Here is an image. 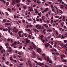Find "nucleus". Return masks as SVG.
Returning a JSON list of instances; mask_svg holds the SVG:
<instances>
[{
    "mask_svg": "<svg viewBox=\"0 0 67 67\" xmlns=\"http://www.w3.org/2000/svg\"><path fill=\"white\" fill-rule=\"evenodd\" d=\"M36 27H37L36 28L37 29H38V30H40V29H42V28L41 27V26H40V25H36Z\"/></svg>",
    "mask_w": 67,
    "mask_h": 67,
    "instance_id": "obj_1",
    "label": "nucleus"
},
{
    "mask_svg": "<svg viewBox=\"0 0 67 67\" xmlns=\"http://www.w3.org/2000/svg\"><path fill=\"white\" fill-rule=\"evenodd\" d=\"M37 51L38 53H40L41 52L42 50H41V49L39 48L37 49Z\"/></svg>",
    "mask_w": 67,
    "mask_h": 67,
    "instance_id": "obj_2",
    "label": "nucleus"
},
{
    "mask_svg": "<svg viewBox=\"0 0 67 67\" xmlns=\"http://www.w3.org/2000/svg\"><path fill=\"white\" fill-rule=\"evenodd\" d=\"M29 9L28 10V11L29 12H31V11H33V8L31 7H29Z\"/></svg>",
    "mask_w": 67,
    "mask_h": 67,
    "instance_id": "obj_3",
    "label": "nucleus"
},
{
    "mask_svg": "<svg viewBox=\"0 0 67 67\" xmlns=\"http://www.w3.org/2000/svg\"><path fill=\"white\" fill-rule=\"evenodd\" d=\"M43 25L44 26V27L46 28H47V29H49V27H48V26L47 25V24H43Z\"/></svg>",
    "mask_w": 67,
    "mask_h": 67,
    "instance_id": "obj_4",
    "label": "nucleus"
},
{
    "mask_svg": "<svg viewBox=\"0 0 67 67\" xmlns=\"http://www.w3.org/2000/svg\"><path fill=\"white\" fill-rule=\"evenodd\" d=\"M37 64H38V65H40V66H42V65H44V63H37Z\"/></svg>",
    "mask_w": 67,
    "mask_h": 67,
    "instance_id": "obj_5",
    "label": "nucleus"
},
{
    "mask_svg": "<svg viewBox=\"0 0 67 67\" xmlns=\"http://www.w3.org/2000/svg\"><path fill=\"white\" fill-rule=\"evenodd\" d=\"M45 47L47 48V47H48V46L49 45V43H47L45 44Z\"/></svg>",
    "mask_w": 67,
    "mask_h": 67,
    "instance_id": "obj_6",
    "label": "nucleus"
},
{
    "mask_svg": "<svg viewBox=\"0 0 67 67\" xmlns=\"http://www.w3.org/2000/svg\"><path fill=\"white\" fill-rule=\"evenodd\" d=\"M32 30L34 31V32H39V31H38V30H36V29H33Z\"/></svg>",
    "mask_w": 67,
    "mask_h": 67,
    "instance_id": "obj_7",
    "label": "nucleus"
},
{
    "mask_svg": "<svg viewBox=\"0 0 67 67\" xmlns=\"http://www.w3.org/2000/svg\"><path fill=\"white\" fill-rule=\"evenodd\" d=\"M48 8H47L46 9V10H44V12H46V11H48Z\"/></svg>",
    "mask_w": 67,
    "mask_h": 67,
    "instance_id": "obj_8",
    "label": "nucleus"
},
{
    "mask_svg": "<svg viewBox=\"0 0 67 67\" xmlns=\"http://www.w3.org/2000/svg\"><path fill=\"white\" fill-rule=\"evenodd\" d=\"M3 31H4V32H5V31H8V29L6 28L5 29H3Z\"/></svg>",
    "mask_w": 67,
    "mask_h": 67,
    "instance_id": "obj_9",
    "label": "nucleus"
},
{
    "mask_svg": "<svg viewBox=\"0 0 67 67\" xmlns=\"http://www.w3.org/2000/svg\"><path fill=\"white\" fill-rule=\"evenodd\" d=\"M7 10L8 11H9V12H11V9L9 8H8L7 9Z\"/></svg>",
    "mask_w": 67,
    "mask_h": 67,
    "instance_id": "obj_10",
    "label": "nucleus"
},
{
    "mask_svg": "<svg viewBox=\"0 0 67 67\" xmlns=\"http://www.w3.org/2000/svg\"><path fill=\"white\" fill-rule=\"evenodd\" d=\"M41 1H40V0H38V1H37V3H38V4H39L40 3H41Z\"/></svg>",
    "mask_w": 67,
    "mask_h": 67,
    "instance_id": "obj_11",
    "label": "nucleus"
},
{
    "mask_svg": "<svg viewBox=\"0 0 67 67\" xmlns=\"http://www.w3.org/2000/svg\"><path fill=\"white\" fill-rule=\"evenodd\" d=\"M33 46L34 48H36V45H35L33 44Z\"/></svg>",
    "mask_w": 67,
    "mask_h": 67,
    "instance_id": "obj_12",
    "label": "nucleus"
},
{
    "mask_svg": "<svg viewBox=\"0 0 67 67\" xmlns=\"http://www.w3.org/2000/svg\"><path fill=\"white\" fill-rule=\"evenodd\" d=\"M20 2V0H16V3H18L19 2Z\"/></svg>",
    "mask_w": 67,
    "mask_h": 67,
    "instance_id": "obj_13",
    "label": "nucleus"
},
{
    "mask_svg": "<svg viewBox=\"0 0 67 67\" xmlns=\"http://www.w3.org/2000/svg\"><path fill=\"white\" fill-rule=\"evenodd\" d=\"M62 35L60 34L58 36H57V38H59V37H62Z\"/></svg>",
    "mask_w": 67,
    "mask_h": 67,
    "instance_id": "obj_14",
    "label": "nucleus"
},
{
    "mask_svg": "<svg viewBox=\"0 0 67 67\" xmlns=\"http://www.w3.org/2000/svg\"><path fill=\"white\" fill-rule=\"evenodd\" d=\"M15 2H12V5H13V4H15Z\"/></svg>",
    "mask_w": 67,
    "mask_h": 67,
    "instance_id": "obj_15",
    "label": "nucleus"
},
{
    "mask_svg": "<svg viewBox=\"0 0 67 67\" xmlns=\"http://www.w3.org/2000/svg\"><path fill=\"white\" fill-rule=\"evenodd\" d=\"M5 46H9V44L7 43L6 44H5Z\"/></svg>",
    "mask_w": 67,
    "mask_h": 67,
    "instance_id": "obj_16",
    "label": "nucleus"
},
{
    "mask_svg": "<svg viewBox=\"0 0 67 67\" xmlns=\"http://www.w3.org/2000/svg\"><path fill=\"white\" fill-rule=\"evenodd\" d=\"M42 58H44V59H45L46 60L47 59H46V58L44 56H42Z\"/></svg>",
    "mask_w": 67,
    "mask_h": 67,
    "instance_id": "obj_17",
    "label": "nucleus"
},
{
    "mask_svg": "<svg viewBox=\"0 0 67 67\" xmlns=\"http://www.w3.org/2000/svg\"><path fill=\"white\" fill-rule=\"evenodd\" d=\"M12 50L11 49V50H8V52H9L11 54V52L12 51Z\"/></svg>",
    "mask_w": 67,
    "mask_h": 67,
    "instance_id": "obj_18",
    "label": "nucleus"
},
{
    "mask_svg": "<svg viewBox=\"0 0 67 67\" xmlns=\"http://www.w3.org/2000/svg\"><path fill=\"white\" fill-rule=\"evenodd\" d=\"M62 62H65V63H66V60H64L63 59L62 60Z\"/></svg>",
    "mask_w": 67,
    "mask_h": 67,
    "instance_id": "obj_19",
    "label": "nucleus"
},
{
    "mask_svg": "<svg viewBox=\"0 0 67 67\" xmlns=\"http://www.w3.org/2000/svg\"><path fill=\"white\" fill-rule=\"evenodd\" d=\"M49 60V58L48 57H47V62H48Z\"/></svg>",
    "mask_w": 67,
    "mask_h": 67,
    "instance_id": "obj_20",
    "label": "nucleus"
},
{
    "mask_svg": "<svg viewBox=\"0 0 67 67\" xmlns=\"http://www.w3.org/2000/svg\"><path fill=\"white\" fill-rule=\"evenodd\" d=\"M29 66H30V67H32V64L31 63H29Z\"/></svg>",
    "mask_w": 67,
    "mask_h": 67,
    "instance_id": "obj_21",
    "label": "nucleus"
},
{
    "mask_svg": "<svg viewBox=\"0 0 67 67\" xmlns=\"http://www.w3.org/2000/svg\"><path fill=\"white\" fill-rule=\"evenodd\" d=\"M18 29H16L15 30V33H17L18 32Z\"/></svg>",
    "mask_w": 67,
    "mask_h": 67,
    "instance_id": "obj_22",
    "label": "nucleus"
},
{
    "mask_svg": "<svg viewBox=\"0 0 67 67\" xmlns=\"http://www.w3.org/2000/svg\"><path fill=\"white\" fill-rule=\"evenodd\" d=\"M42 19H43V20H44V19H45V16H42Z\"/></svg>",
    "mask_w": 67,
    "mask_h": 67,
    "instance_id": "obj_23",
    "label": "nucleus"
},
{
    "mask_svg": "<svg viewBox=\"0 0 67 67\" xmlns=\"http://www.w3.org/2000/svg\"><path fill=\"white\" fill-rule=\"evenodd\" d=\"M30 42V40H28L26 41V43H29Z\"/></svg>",
    "mask_w": 67,
    "mask_h": 67,
    "instance_id": "obj_24",
    "label": "nucleus"
},
{
    "mask_svg": "<svg viewBox=\"0 0 67 67\" xmlns=\"http://www.w3.org/2000/svg\"><path fill=\"white\" fill-rule=\"evenodd\" d=\"M18 34L19 35V36L20 37H22V36H21V34H20V33H19L18 32Z\"/></svg>",
    "mask_w": 67,
    "mask_h": 67,
    "instance_id": "obj_25",
    "label": "nucleus"
},
{
    "mask_svg": "<svg viewBox=\"0 0 67 67\" xmlns=\"http://www.w3.org/2000/svg\"><path fill=\"white\" fill-rule=\"evenodd\" d=\"M10 59L12 61H13V59H12V57H11L10 58Z\"/></svg>",
    "mask_w": 67,
    "mask_h": 67,
    "instance_id": "obj_26",
    "label": "nucleus"
},
{
    "mask_svg": "<svg viewBox=\"0 0 67 67\" xmlns=\"http://www.w3.org/2000/svg\"><path fill=\"white\" fill-rule=\"evenodd\" d=\"M19 60H20V61H21V62H23V59H22V58H20L19 59Z\"/></svg>",
    "mask_w": 67,
    "mask_h": 67,
    "instance_id": "obj_27",
    "label": "nucleus"
},
{
    "mask_svg": "<svg viewBox=\"0 0 67 67\" xmlns=\"http://www.w3.org/2000/svg\"><path fill=\"white\" fill-rule=\"evenodd\" d=\"M49 63H50V64H52L53 63V62H52V61L51 60H49Z\"/></svg>",
    "mask_w": 67,
    "mask_h": 67,
    "instance_id": "obj_28",
    "label": "nucleus"
},
{
    "mask_svg": "<svg viewBox=\"0 0 67 67\" xmlns=\"http://www.w3.org/2000/svg\"><path fill=\"white\" fill-rule=\"evenodd\" d=\"M9 2H7L6 4L7 6H8V5H9Z\"/></svg>",
    "mask_w": 67,
    "mask_h": 67,
    "instance_id": "obj_29",
    "label": "nucleus"
},
{
    "mask_svg": "<svg viewBox=\"0 0 67 67\" xmlns=\"http://www.w3.org/2000/svg\"><path fill=\"white\" fill-rule=\"evenodd\" d=\"M51 7L52 9H54V7H53V5H51Z\"/></svg>",
    "mask_w": 67,
    "mask_h": 67,
    "instance_id": "obj_30",
    "label": "nucleus"
},
{
    "mask_svg": "<svg viewBox=\"0 0 67 67\" xmlns=\"http://www.w3.org/2000/svg\"><path fill=\"white\" fill-rule=\"evenodd\" d=\"M16 6L17 7H20V4H17Z\"/></svg>",
    "mask_w": 67,
    "mask_h": 67,
    "instance_id": "obj_31",
    "label": "nucleus"
},
{
    "mask_svg": "<svg viewBox=\"0 0 67 67\" xmlns=\"http://www.w3.org/2000/svg\"><path fill=\"white\" fill-rule=\"evenodd\" d=\"M62 38H63V39H64V38H65V37L63 35H62Z\"/></svg>",
    "mask_w": 67,
    "mask_h": 67,
    "instance_id": "obj_32",
    "label": "nucleus"
},
{
    "mask_svg": "<svg viewBox=\"0 0 67 67\" xmlns=\"http://www.w3.org/2000/svg\"><path fill=\"white\" fill-rule=\"evenodd\" d=\"M23 8H24V9H26V5L24 6H23Z\"/></svg>",
    "mask_w": 67,
    "mask_h": 67,
    "instance_id": "obj_33",
    "label": "nucleus"
},
{
    "mask_svg": "<svg viewBox=\"0 0 67 67\" xmlns=\"http://www.w3.org/2000/svg\"><path fill=\"white\" fill-rule=\"evenodd\" d=\"M59 16H55V18H59Z\"/></svg>",
    "mask_w": 67,
    "mask_h": 67,
    "instance_id": "obj_34",
    "label": "nucleus"
},
{
    "mask_svg": "<svg viewBox=\"0 0 67 67\" xmlns=\"http://www.w3.org/2000/svg\"><path fill=\"white\" fill-rule=\"evenodd\" d=\"M27 20H28V21H32V19H31L30 18V19H28Z\"/></svg>",
    "mask_w": 67,
    "mask_h": 67,
    "instance_id": "obj_35",
    "label": "nucleus"
},
{
    "mask_svg": "<svg viewBox=\"0 0 67 67\" xmlns=\"http://www.w3.org/2000/svg\"><path fill=\"white\" fill-rule=\"evenodd\" d=\"M48 32H52V30L49 29L48 30Z\"/></svg>",
    "mask_w": 67,
    "mask_h": 67,
    "instance_id": "obj_36",
    "label": "nucleus"
},
{
    "mask_svg": "<svg viewBox=\"0 0 67 67\" xmlns=\"http://www.w3.org/2000/svg\"><path fill=\"white\" fill-rule=\"evenodd\" d=\"M32 54L34 55H35V52H33L32 53Z\"/></svg>",
    "mask_w": 67,
    "mask_h": 67,
    "instance_id": "obj_37",
    "label": "nucleus"
},
{
    "mask_svg": "<svg viewBox=\"0 0 67 67\" xmlns=\"http://www.w3.org/2000/svg\"><path fill=\"white\" fill-rule=\"evenodd\" d=\"M8 29H9V30H11V29L10 27H8Z\"/></svg>",
    "mask_w": 67,
    "mask_h": 67,
    "instance_id": "obj_38",
    "label": "nucleus"
},
{
    "mask_svg": "<svg viewBox=\"0 0 67 67\" xmlns=\"http://www.w3.org/2000/svg\"><path fill=\"white\" fill-rule=\"evenodd\" d=\"M40 36L41 38H43L44 37V36L43 35H41Z\"/></svg>",
    "mask_w": 67,
    "mask_h": 67,
    "instance_id": "obj_39",
    "label": "nucleus"
},
{
    "mask_svg": "<svg viewBox=\"0 0 67 67\" xmlns=\"http://www.w3.org/2000/svg\"><path fill=\"white\" fill-rule=\"evenodd\" d=\"M2 59L4 60H5V58H4V57H2Z\"/></svg>",
    "mask_w": 67,
    "mask_h": 67,
    "instance_id": "obj_40",
    "label": "nucleus"
},
{
    "mask_svg": "<svg viewBox=\"0 0 67 67\" xmlns=\"http://www.w3.org/2000/svg\"><path fill=\"white\" fill-rule=\"evenodd\" d=\"M30 63H31V61L30 60H29L28 61V63L29 64H30Z\"/></svg>",
    "mask_w": 67,
    "mask_h": 67,
    "instance_id": "obj_41",
    "label": "nucleus"
},
{
    "mask_svg": "<svg viewBox=\"0 0 67 67\" xmlns=\"http://www.w3.org/2000/svg\"><path fill=\"white\" fill-rule=\"evenodd\" d=\"M2 1H3L4 3H5V2L4 0H2Z\"/></svg>",
    "mask_w": 67,
    "mask_h": 67,
    "instance_id": "obj_42",
    "label": "nucleus"
},
{
    "mask_svg": "<svg viewBox=\"0 0 67 67\" xmlns=\"http://www.w3.org/2000/svg\"><path fill=\"white\" fill-rule=\"evenodd\" d=\"M5 25H9V23H7L5 24Z\"/></svg>",
    "mask_w": 67,
    "mask_h": 67,
    "instance_id": "obj_43",
    "label": "nucleus"
},
{
    "mask_svg": "<svg viewBox=\"0 0 67 67\" xmlns=\"http://www.w3.org/2000/svg\"><path fill=\"white\" fill-rule=\"evenodd\" d=\"M18 22H19V23H22V21H20V20H18Z\"/></svg>",
    "mask_w": 67,
    "mask_h": 67,
    "instance_id": "obj_44",
    "label": "nucleus"
},
{
    "mask_svg": "<svg viewBox=\"0 0 67 67\" xmlns=\"http://www.w3.org/2000/svg\"><path fill=\"white\" fill-rule=\"evenodd\" d=\"M39 60H41V61H42V59L41 58H39Z\"/></svg>",
    "mask_w": 67,
    "mask_h": 67,
    "instance_id": "obj_45",
    "label": "nucleus"
},
{
    "mask_svg": "<svg viewBox=\"0 0 67 67\" xmlns=\"http://www.w3.org/2000/svg\"><path fill=\"white\" fill-rule=\"evenodd\" d=\"M45 30H46V29H44V30H43V31H42V33H44V32H45Z\"/></svg>",
    "mask_w": 67,
    "mask_h": 67,
    "instance_id": "obj_46",
    "label": "nucleus"
},
{
    "mask_svg": "<svg viewBox=\"0 0 67 67\" xmlns=\"http://www.w3.org/2000/svg\"><path fill=\"white\" fill-rule=\"evenodd\" d=\"M14 62H15L16 63L17 62V61H16V60H13Z\"/></svg>",
    "mask_w": 67,
    "mask_h": 67,
    "instance_id": "obj_47",
    "label": "nucleus"
},
{
    "mask_svg": "<svg viewBox=\"0 0 67 67\" xmlns=\"http://www.w3.org/2000/svg\"><path fill=\"white\" fill-rule=\"evenodd\" d=\"M3 21L4 22H6V21H7V20L6 19H4L3 20Z\"/></svg>",
    "mask_w": 67,
    "mask_h": 67,
    "instance_id": "obj_48",
    "label": "nucleus"
},
{
    "mask_svg": "<svg viewBox=\"0 0 67 67\" xmlns=\"http://www.w3.org/2000/svg\"><path fill=\"white\" fill-rule=\"evenodd\" d=\"M33 26L32 25H29V27H32Z\"/></svg>",
    "mask_w": 67,
    "mask_h": 67,
    "instance_id": "obj_49",
    "label": "nucleus"
},
{
    "mask_svg": "<svg viewBox=\"0 0 67 67\" xmlns=\"http://www.w3.org/2000/svg\"><path fill=\"white\" fill-rule=\"evenodd\" d=\"M19 33H23V32L22 31H19Z\"/></svg>",
    "mask_w": 67,
    "mask_h": 67,
    "instance_id": "obj_50",
    "label": "nucleus"
},
{
    "mask_svg": "<svg viewBox=\"0 0 67 67\" xmlns=\"http://www.w3.org/2000/svg\"><path fill=\"white\" fill-rule=\"evenodd\" d=\"M29 25H27L26 26V27H27V28H28L29 27Z\"/></svg>",
    "mask_w": 67,
    "mask_h": 67,
    "instance_id": "obj_51",
    "label": "nucleus"
},
{
    "mask_svg": "<svg viewBox=\"0 0 67 67\" xmlns=\"http://www.w3.org/2000/svg\"><path fill=\"white\" fill-rule=\"evenodd\" d=\"M45 5H46V6H48V4H47V3H45Z\"/></svg>",
    "mask_w": 67,
    "mask_h": 67,
    "instance_id": "obj_52",
    "label": "nucleus"
},
{
    "mask_svg": "<svg viewBox=\"0 0 67 67\" xmlns=\"http://www.w3.org/2000/svg\"><path fill=\"white\" fill-rule=\"evenodd\" d=\"M63 19H65V17L64 16H63Z\"/></svg>",
    "mask_w": 67,
    "mask_h": 67,
    "instance_id": "obj_53",
    "label": "nucleus"
},
{
    "mask_svg": "<svg viewBox=\"0 0 67 67\" xmlns=\"http://www.w3.org/2000/svg\"><path fill=\"white\" fill-rule=\"evenodd\" d=\"M52 11L53 12H55V10L54 9H52Z\"/></svg>",
    "mask_w": 67,
    "mask_h": 67,
    "instance_id": "obj_54",
    "label": "nucleus"
},
{
    "mask_svg": "<svg viewBox=\"0 0 67 67\" xmlns=\"http://www.w3.org/2000/svg\"><path fill=\"white\" fill-rule=\"evenodd\" d=\"M51 44H52V45H53L54 44V42H53L52 41L51 42Z\"/></svg>",
    "mask_w": 67,
    "mask_h": 67,
    "instance_id": "obj_55",
    "label": "nucleus"
},
{
    "mask_svg": "<svg viewBox=\"0 0 67 67\" xmlns=\"http://www.w3.org/2000/svg\"><path fill=\"white\" fill-rule=\"evenodd\" d=\"M14 19H16V15H15L14 16Z\"/></svg>",
    "mask_w": 67,
    "mask_h": 67,
    "instance_id": "obj_56",
    "label": "nucleus"
},
{
    "mask_svg": "<svg viewBox=\"0 0 67 67\" xmlns=\"http://www.w3.org/2000/svg\"><path fill=\"white\" fill-rule=\"evenodd\" d=\"M27 2H31V1L30 0H27Z\"/></svg>",
    "mask_w": 67,
    "mask_h": 67,
    "instance_id": "obj_57",
    "label": "nucleus"
},
{
    "mask_svg": "<svg viewBox=\"0 0 67 67\" xmlns=\"http://www.w3.org/2000/svg\"><path fill=\"white\" fill-rule=\"evenodd\" d=\"M5 13L6 15H8V14H8V13L7 12H6Z\"/></svg>",
    "mask_w": 67,
    "mask_h": 67,
    "instance_id": "obj_58",
    "label": "nucleus"
},
{
    "mask_svg": "<svg viewBox=\"0 0 67 67\" xmlns=\"http://www.w3.org/2000/svg\"><path fill=\"white\" fill-rule=\"evenodd\" d=\"M10 66H13V65L12 64H11L10 65Z\"/></svg>",
    "mask_w": 67,
    "mask_h": 67,
    "instance_id": "obj_59",
    "label": "nucleus"
},
{
    "mask_svg": "<svg viewBox=\"0 0 67 67\" xmlns=\"http://www.w3.org/2000/svg\"><path fill=\"white\" fill-rule=\"evenodd\" d=\"M16 43H17V42H14V44L15 45V44H16Z\"/></svg>",
    "mask_w": 67,
    "mask_h": 67,
    "instance_id": "obj_60",
    "label": "nucleus"
},
{
    "mask_svg": "<svg viewBox=\"0 0 67 67\" xmlns=\"http://www.w3.org/2000/svg\"><path fill=\"white\" fill-rule=\"evenodd\" d=\"M33 7H36V5L35 4H34L33 6Z\"/></svg>",
    "mask_w": 67,
    "mask_h": 67,
    "instance_id": "obj_61",
    "label": "nucleus"
},
{
    "mask_svg": "<svg viewBox=\"0 0 67 67\" xmlns=\"http://www.w3.org/2000/svg\"><path fill=\"white\" fill-rule=\"evenodd\" d=\"M54 21H53V20H51V22L52 23H53Z\"/></svg>",
    "mask_w": 67,
    "mask_h": 67,
    "instance_id": "obj_62",
    "label": "nucleus"
},
{
    "mask_svg": "<svg viewBox=\"0 0 67 67\" xmlns=\"http://www.w3.org/2000/svg\"><path fill=\"white\" fill-rule=\"evenodd\" d=\"M62 65H60L58 66V67H62Z\"/></svg>",
    "mask_w": 67,
    "mask_h": 67,
    "instance_id": "obj_63",
    "label": "nucleus"
},
{
    "mask_svg": "<svg viewBox=\"0 0 67 67\" xmlns=\"http://www.w3.org/2000/svg\"><path fill=\"white\" fill-rule=\"evenodd\" d=\"M3 67H6L5 65L4 64H3Z\"/></svg>",
    "mask_w": 67,
    "mask_h": 67,
    "instance_id": "obj_64",
    "label": "nucleus"
}]
</instances>
